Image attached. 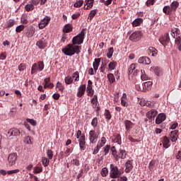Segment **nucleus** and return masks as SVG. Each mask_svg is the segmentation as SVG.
I'll return each mask as SVG.
<instances>
[{
	"instance_id": "f257e3e1",
	"label": "nucleus",
	"mask_w": 181,
	"mask_h": 181,
	"mask_svg": "<svg viewBox=\"0 0 181 181\" xmlns=\"http://www.w3.org/2000/svg\"><path fill=\"white\" fill-rule=\"evenodd\" d=\"M86 28H83L81 31V33L78 34L76 36H74L72 39L73 45H83L84 42V37L86 36Z\"/></svg>"
},
{
	"instance_id": "f03ea898",
	"label": "nucleus",
	"mask_w": 181,
	"mask_h": 181,
	"mask_svg": "<svg viewBox=\"0 0 181 181\" xmlns=\"http://www.w3.org/2000/svg\"><path fill=\"white\" fill-rule=\"evenodd\" d=\"M122 175V172L118 170V167L114 164H110V176L112 179H117Z\"/></svg>"
},
{
	"instance_id": "7ed1b4c3",
	"label": "nucleus",
	"mask_w": 181,
	"mask_h": 181,
	"mask_svg": "<svg viewBox=\"0 0 181 181\" xmlns=\"http://www.w3.org/2000/svg\"><path fill=\"white\" fill-rule=\"evenodd\" d=\"M43 69H45V64L43 62L40 61L37 64L35 63L31 68V74H36L37 71H42Z\"/></svg>"
},
{
	"instance_id": "20e7f679",
	"label": "nucleus",
	"mask_w": 181,
	"mask_h": 181,
	"mask_svg": "<svg viewBox=\"0 0 181 181\" xmlns=\"http://www.w3.org/2000/svg\"><path fill=\"white\" fill-rule=\"evenodd\" d=\"M74 45L72 44H69L65 49H62V52L66 56H74Z\"/></svg>"
},
{
	"instance_id": "39448f33",
	"label": "nucleus",
	"mask_w": 181,
	"mask_h": 181,
	"mask_svg": "<svg viewBox=\"0 0 181 181\" xmlns=\"http://www.w3.org/2000/svg\"><path fill=\"white\" fill-rule=\"evenodd\" d=\"M141 37H142V32L135 31L130 35L129 40H132V42H139Z\"/></svg>"
},
{
	"instance_id": "423d86ee",
	"label": "nucleus",
	"mask_w": 181,
	"mask_h": 181,
	"mask_svg": "<svg viewBox=\"0 0 181 181\" xmlns=\"http://www.w3.org/2000/svg\"><path fill=\"white\" fill-rule=\"evenodd\" d=\"M86 94L88 97H93L94 95V89H93V81L91 80L88 81Z\"/></svg>"
},
{
	"instance_id": "0eeeda50",
	"label": "nucleus",
	"mask_w": 181,
	"mask_h": 181,
	"mask_svg": "<svg viewBox=\"0 0 181 181\" xmlns=\"http://www.w3.org/2000/svg\"><path fill=\"white\" fill-rule=\"evenodd\" d=\"M89 140L90 144H95L98 140V134L94 130H91L89 132Z\"/></svg>"
},
{
	"instance_id": "6e6552de",
	"label": "nucleus",
	"mask_w": 181,
	"mask_h": 181,
	"mask_svg": "<svg viewBox=\"0 0 181 181\" xmlns=\"http://www.w3.org/2000/svg\"><path fill=\"white\" fill-rule=\"evenodd\" d=\"M115 160H119V159H125L127 158V151L125 150L119 149V153L115 154Z\"/></svg>"
},
{
	"instance_id": "1a4fd4ad",
	"label": "nucleus",
	"mask_w": 181,
	"mask_h": 181,
	"mask_svg": "<svg viewBox=\"0 0 181 181\" xmlns=\"http://www.w3.org/2000/svg\"><path fill=\"white\" fill-rule=\"evenodd\" d=\"M16 159H18V155L15 153L8 155V161L10 166H13L16 163Z\"/></svg>"
},
{
	"instance_id": "9d476101",
	"label": "nucleus",
	"mask_w": 181,
	"mask_h": 181,
	"mask_svg": "<svg viewBox=\"0 0 181 181\" xmlns=\"http://www.w3.org/2000/svg\"><path fill=\"white\" fill-rule=\"evenodd\" d=\"M87 88V86L86 84L81 85L78 88V92L76 93V97H79L80 98L86 94V90Z\"/></svg>"
},
{
	"instance_id": "9b49d317",
	"label": "nucleus",
	"mask_w": 181,
	"mask_h": 181,
	"mask_svg": "<svg viewBox=\"0 0 181 181\" xmlns=\"http://www.w3.org/2000/svg\"><path fill=\"white\" fill-rule=\"evenodd\" d=\"M8 135L9 137L11 136H21V131L16 128H11L10 129L8 132Z\"/></svg>"
},
{
	"instance_id": "f8f14e48",
	"label": "nucleus",
	"mask_w": 181,
	"mask_h": 181,
	"mask_svg": "<svg viewBox=\"0 0 181 181\" xmlns=\"http://www.w3.org/2000/svg\"><path fill=\"white\" fill-rule=\"evenodd\" d=\"M171 36L175 39L177 38V37H181V35H180V30L177 28H173L171 29Z\"/></svg>"
},
{
	"instance_id": "ddd939ff",
	"label": "nucleus",
	"mask_w": 181,
	"mask_h": 181,
	"mask_svg": "<svg viewBox=\"0 0 181 181\" xmlns=\"http://www.w3.org/2000/svg\"><path fill=\"white\" fill-rule=\"evenodd\" d=\"M169 40H170V38L169 37V33H166L163 37H161L159 39L160 43H161V45H163L164 47L168 45Z\"/></svg>"
},
{
	"instance_id": "4468645a",
	"label": "nucleus",
	"mask_w": 181,
	"mask_h": 181,
	"mask_svg": "<svg viewBox=\"0 0 181 181\" xmlns=\"http://www.w3.org/2000/svg\"><path fill=\"white\" fill-rule=\"evenodd\" d=\"M124 127H125V129L126 131H127V132H129V131H131V129H132V128H134V125H135L132 122H131V120H124L123 122Z\"/></svg>"
},
{
	"instance_id": "2eb2a0df",
	"label": "nucleus",
	"mask_w": 181,
	"mask_h": 181,
	"mask_svg": "<svg viewBox=\"0 0 181 181\" xmlns=\"http://www.w3.org/2000/svg\"><path fill=\"white\" fill-rule=\"evenodd\" d=\"M80 149L84 151L86 149V136L83 134L78 139Z\"/></svg>"
},
{
	"instance_id": "dca6fc26",
	"label": "nucleus",
	"mask_w": 181,
	"mask_h": 181,
	"mask_svg": "<svg viewBox=\"0 0 181 181\" xmlns=\"http://www.w3.org/2000/svg\"><path fill=\"white\" fill-rule=\"evenodd\" d=\"M146 117L148 119H153L158 115V111L155 109H152L146 113Z\"/></svg>"
},
{
	"instance_id": "f3484780",
	"label": "nucleus",
	"mask_w": 181,
	"mask_h": 181,
	"mask_svg": "<svg viewBox=\"0 0 181 181\" xmlns=\"http://www.w3.org/2000/svg\"><path fill=\"white\" fill-rule=\"evenodd\" d=\"M138 63L140 64H151V59L148 57H141L139 59Z\"/></svg>"
},
{
	"instance_id": "a211bd4d",
	"label": "nucleus",
	"mask_w": 181,
	"mask_h": 181,
	"mask_svg": "<svg viewBox=\"0 0 181 181\" xmlns=\"http://www.w3.org/2000/svg\"><path fill=\"white\" fill-rule=\"evenodd\" d=\"M165 119H166V115L164 113H160L156 118V124L159 125V124H162V122L165 121Z\"/></svg>"
},
{
	"instance_id": "6ab92c4d",
	"label": "nucleus",
	"mask_w": 181,
	"mask_h": 181,
	"mask_svg": "<svg viewBox=\"0 0 181 181\" xmlns=\"http://www.w3.org/2000/svg\"><path fill=\"white\" fill-rule=\"evenodd\" d=\"M170 136L173 142H176V141H177V138H179V131L177 130L172 131L170 132Z\"/></svg>"
},
{
	"instance_id": "aec40b11",
	"label": "nucleus",
	"mask_w": 181,
	"mask_h": 181,
	"mask_svg": "<svg viewBox=\"0 0 181 181\" xmlns=\"http://www.w3.org/2000/svg\"><path fill=\"white\" fill-rule=\"evenodd\" d=\"M112 142L115 144H117L118 145H121L122 144V141L121 140V134H115L113 135L112 139Z\"/></svg>"
},
{
	"instance_id": "412c9836",
	"label": "nucleus",
	"mask_w": 181,
	"mask_h": 181,
	"mask_svg": "<svg viewBox=\"0 0 181 181\" xmlns=\"http://www.w3.org/2000/svg\"><path fill=\"white\" fill-rule=\"evenodd\" d=\"M126 168L124 170V172L126 173H129L132 169H134V165H132V161L131 160H129L125 163Z\"/></svg>"
},
{
	"instance_id": "4be33fe9",
	"label": "nucleus",
	"mask_w": 181,
	"mask_h": 181,
	"mask_svg": "<svg viewBox=\"0 0 181 181\" xmlns=\"http://www.w3.org/2000/svg\"><path fill=\"white\" fill-rule=\"evenodd\" d=\"M36 46L37 47H39V49H46V47H47V43H46V42L40 40L36 42Z\"/></svg>"
},
{
	"instance_id": "5701e85b",
	"label": "nucleus",
	"mask_w": 181,
	"mask_h": 181,
	"mask_svg": "<svg viewBox=\"0 0 181 181\" xmlns=\"http://www.w3.org/2000/svg\"><path fill=\"white\" fill-rule=\"evenodd\" d=\"M73 30V25L71 24L68 23L66 24L62 30L64 33H70Z\"/></svg>"
},
{
	"instance_id": "b1692460",
	"label": "nucleus",
	"mask_w": 181,
	"mask_h": 181,
	"mask_svg": "<svg viewBox=\"0 0 181 181\" xmlns=\"http://www.w3.org/2000/svg\"><path fill=\"white\" fill-rule=\"evenodd\" d=\"M169 144H170V140L169 139V138H168V136H164L163 142V148L168 149V148H169V146H170V145Z\"/></svg>"
},
{
	"instance_id": "393cba45",
	"label": "nucleus",
	"mask_w": 181,
	"mask_h": 181,
	"mask_svg": "<svg viewBox=\"0 0 181 181\" xmlns=\"http://www.w3.org/2000/svg\"><path fill=\"white\" fill-rule=\"evenodd\" d=\"M100 63H101V58L95 59V62H93V64L95 71H97V70H98Z\"/></svg>"
},
{
	"instance_id": "a878e982",
	"label": "nucleus",
	"mask_w": 181,
	"mask_h": 181,
	"mask_svg": "<svg viewBox=\"0 0 181 181\" xmlns=\"http://www.w3.org/2000/svg\"><path fill=\"white\" fill-rule=\"evenodd\" d=\"M170 8H171V11H176L177 8H179V2L174 1L171 3Z\"/></svg>"
},
{
	"instance_id": "bb28decb",
	"label": "nucleus",
	"mask_w": 181,
	"mask_h": 181,
	"mask_svg": "<svg viewBox=\"0 0 181 181\" xmlns=\"http://www.w3.org/2000/svg\"><path fill=\"white\" fill-rule=\"evenodd\" d=\"M16 22L13 19L8 20L6 23V28H12V26H15Z\"/></svg>"
},
{
	"instance_id": "cd10ccee",
	"label": "nucleus",
	"mask_w": 181,
	"mask_h": 181,
	"mask_svg": "<svg viewBox=\"0 0 181 181\" xmlns=\"http://www.w3.org/2000/svg\"><path fill=\"white\" fill-rule=\"evenodd\" d=\"M143 22L142 18H136L132 23V25L134 27L139 26Z\"/></svg>"
},
{
	"instance_id": "c85d7f7f",
	"label": "nucleus",
	"mask_w": 181,
	"mask_h": 181,
	"mask_svg": "<svg viewBox=\"0 0 181 181\" xmlns=\"http://www.w3.org/2000/svg\"><path fill=\"white\" fill-rule=\"evenodd\" d=\"M173 10L169 6H165L163 8V12L165 13L166 15H170V12H172Z\"/></svg>"
},
{
	"instance_id": "c756f323",
	"label": "nucleus",
	"mask_w": 181,
	"mask_h": 181,
	"mask_svg": "<svg viewBox=\"0 0 181 181\" xmlns=\"http://www.w3.org/2000/svg\"><path fill=\"white\" fill-rule=\"evenodd\" d=\"M42 163L43 166L45 168H46L47 166H49V165L50 163V160L46 157H42Z\"/></svg>"
},
{
	"instance_id": "7c9ffc66",
	"label": "nucleus",
	"mask_w": 181,
	"mask_h": 181,
	"mask_svg": "<svg viewBox=\"0 0 181 181\" xmlns=\"http://www.w3.org/2000/svg\"><path fill=\"white\" fill-rule=\"evenodd\" d=\"M35 35V31L32 28H27L26 30V36L27 37H32Z\"/></svg>"
},
{
	"instance_id": "2f4dec72",
	"label": "nucleus",
	"mask_w": 181,
	"mask_h": 181,
	"mask_svg": "<svg viewBox=\"0 0 181 181\" xmlns=\"http://www.w3.org/2000/svg\"><path fill=\"white\" fill-rule=\"evenodd\" d=\"M95 15H97V9L91 10L88 14V19H90V21H91V19H93V18H94Z\"/></svg>"
},
{
	"instance_id": "473e14b6",
	"label": "nucleus",
	"mask_w": 181,
	"mask_h": 181,
	"mask_svg": "<svg viewBox=\"0 0 181 181\" xmlns=\"http://www.w3.org/2000/svg\"><path fill=\"white\" fill-rule=\"evenodd\" d=\"M81 47L78 45H74V54H80Z\"/></svg>"
},
{
	"instance_id": "72a5a7b5",
	"label": "nucleus",
	"mask_w": 181,
	"mask_h": 181,
	"mask_svg": "<svg viewBox=\"0 0 181 181\" xmlns=\"http://www.w3.org/2000/svg\"><path fill=\"white\" fill-rule=\"evenodd\" d=\"M65 84L69 85L71 84L74 81L73 78L70 76H67L64 78Z\"/></svg>"
},
{
	"instance_id": "f704fd0d",
	"label": "nucleus",
	"mask_w": 181,
	"mask_h": 181,
	"mask_svg": "<svg viewBox=\"0 0 181 181\" xmlns=\"http://www.w3.org/2000/svg\"><path fill=\"white\" fill-rule=\"evenodd\" d=\"M152 81H147L145 82L144 84L143 85L144 87L145 88L144 90H151V88L152 87Z\"/></svg>"
},
{
	"instance_id": "c9c22d12",
	"label": "nucleus",
	"mask_w": 181,
	"mask_h": 181,
	"mask_svg": "<svg viewBox=\"0 0 181 181\" xmlns=\"http://www.w3.org/2000/svg\"><path fill=\"white\" fill-rule=\"evenodd\" d=\"M25 8L27 12H30V11H33L35 9V6L31 3L25 5Z\"/></svg>"
},
{
	"instance_id": "e433bc0d",
	"label": "nucleus",
	"mask_w": 181,
	"mask_h": 181,
	"mask_svg": "<svg viewBox=\"0 0 181 181\" xmlns=\"http://www.w3.org/2000/svg\"><path fill=\"white\" fill-rule=\"evenodd\" d=\"M175 43L177 45L178 50L181 52V37H177V38L175 40Z\"/></svg>"
},
{
	"instance_id": "4c0bfd02",
	"label": "nucleus",
	"mask_w": 181,
	"mask_h": 181,
	"mask_svg": "<svg viewBox=\"0 0 181 181\" xmlns=\"http://www.w3.org/2000/svg\"><path fill=\"white\" fill-rule=\"evenodd\" d=\"M49 22H50V17L47 16L46 18H44L42 19V21H41V23L45 26H47V25H49Z\"/></svg>"
},
{
	"instance_id": "58836bf2",
	"label": "nucleus",
	"mask_w": 181,
	"mask_h": 181,
	"mask_svg": "<svg viewBox=\"0 0 181 181\" xmlns=\"http://www.w3.org/2000/svg\"><path fill=\"white\" fill-rule=\"evenodd\" d=\"M72 78H75L74 81H78L80 80V74L78 71H76L72 74Z\"/></svg>"
},
{
	"instance_id": "ea45409f",
	"label": "nucleus",
	"mask_w": 181,
	"mask_h": 181,
	"mask_svg": "<svg viewBox=\"0 0 181 181\" xmlns=\"http://www.w3.org/2000/svg\"><path fill=\"white\" fill-rule=\"evenodd\" d=\"M103 148V144H100L96 146V147L93 149V154L97 155L98 153V151H100V148Z\"/></svg>"
},
{
	"instance_id": "a19ab883",
	"label": "nucleus",
	"mask_w": 181,
	"mask_h": 181,
	"mask_svg": "<svg viewBox=\"0 0 181 181\" xmlns=\"http://www.w3.org/2000/svg\"><path fill=\"white\" fill-rule=\"evenodd\" d=\"M112 54H114V47H110L107 52V57L108 59H111V57H112Z\"/></svg>"
},
{
	"instance_id": "79ce46f5",
	"label": "nucleus",
	"mask_w": 181,
	"mask_h": 181,
	"mask_svg": "<svg viewBox=\"0 0 181 181\" xmlns=\"http://www.w3.org/2000/svg\"><path fill=\"white\" fill-rule=\"evenodd\" d=\"M149 50L152 53L151 56H153V57H155V56H156V54H158V49H156L155 47H150Z\"/></svg>"
},
{
	"instance_id": "37998d69",
	"label": "nucleus",
	"mask_w": 181,
	"mask_h": 181,
	"mask_svg": "<svg viewBox=\"0 0 181 181\" xmlns=\"http://www.w3.org/2000/svg\"><path fill=\"white\" fill-rule=\"evenodd\" d=\"M83 4H84V1L79 0L74 4V6L75 8H81V6H83Z\"/></svg>"
},
{
	"instance_id": "c03bdc74",
	"label": "nucleus",
	"mask_w": 181,
	"mask_h": 181,
	"mask_svg": "<svg viewBox=\"0 0 181 181\" xmlns=\"http://www.w3.org/2000/svg\"><path fill=\"white\" fill-rule=\"evenodd\" d=\"M110 148H111L110 145H106L104 148H103V152H104V156H107V155H108V153L110 152Z\"/></svg>"
},
{
	"instance_id": "a18cd8bd",
	"label": "nucleus",
	"mask_w": 181,
	"mask_h": 181,
	"mask_svg": "<svg viewBox=\"0 0 181 181\" xmlns=\"http://www.w3.org/2000/svg\"><path fill=\"white\" fill-rule=\"evenodd\" d=\"M135 70V64H132L129 66V68L128 69V74L129 76L130 74H132V73L134 72V71Z\"/></svg>"
},
{
	"instance_id": "49530a36",
	"label": "nucleus",
	"mask_w": 181,
	"mask_h": 181,
	"mask_svg": "<svg viewBox=\"0 0 181 181\" xmlns=\"http://www.w3.org/2000/svg\"><path fill=\"white\" fill-rule=\"evenodd\" d=\"M101 176L105 177L108 175V169L107 168H103L100 172Z\"/></svg>"
},
{
	"instance_id": "de8ad7c7",
	"label": "nucleus",
	"mask_w": 181,
	"mask_h": 181,
	"mask_svg": "<svg viewBox=\"0 0 181 181\" xmlns=\"http://www.w3.org/2000/svg\"><path fill=\"white\" fill-rule=\"evenodd\" d=\"M85 4L89 8H92L93 6H94V0H86Z\"/></svg>"
},
{
	"instance_id": "09e8293b",
	"label": "nucleus",
	"mask_w": 181,
	"mask_h": 181,
	"mask_svg": "<svg viewBox=\"0 0 181 181\" xmlns=\"http://www.w3.org/2000/svg\"><path fill=\"white\" fill-rule=\"evenodd\" d=\"M23 29H25V25H18L16 28V32L17 33H21V32H22V30H23Z\"/></svg>"
},
{
	"instance_id": "8fccbe9b",
	"label": "nucleus",
	"mask_w": 181,
	"mask_h": 181,
	"mask_svg": "<svg viewBox=\"0 0 181 181\" xmlns=\"http://www.w3.org/2000/svg\"><path fill=\"white\" fill-rule=\"evenodd\" d=\"M115 67H117V62H112L109 64L110 70H115Z\"/></svg>"
},
{
	"instance_id": "3c124183",
	"label": "nucleus",
	"mask_w": 181,
	"mask_h": 181,
	"mask_svg": "<svg viewBox=\"0 0 181 181\" xmlns=\"http://www.w3.org/2000/svg\"><path fill=\"white\" fill-rule=\"evenodd\" d=\"M107 78H108L110 83H114L115 81V77L114 76V74H109L107 75Z\"/></svg>"
},
{
	"instance_id": "603ef678",
	"label": "nucleus",
	"mask_w": 181,
	"mask_h": 181,
	"mask_svg": "<svg viewBox=\"0 0 181 181\" xmlns=\"http://www.w3.org/2000/svg\"><path fill=\"white\" fill-rule=\"evenodd\" d=\"M98 124V119L97 117L93 118L91 122L92 127H93V128H95V127H97Z\"/></svg>"
},
{
	"instance_id": "864d4df0",
	"label": "nucleus",
	"mask_w": 181,
	"mask_h": 181,
	"mask_svg": "<svg viewBox=\"0 0 181 181\" xmlns=\"http://www.w3.org/2000/svg\"><path fill=\"white\" fill-rule=\"evenodd\" d=\"M20 170L19 169H16V170H11L7 171V175H15L16 173H19Z\"/></svg>"
},
{
	"instance_id": "5fc2aeb1",
	"label": "nucleus",
	"mask_w": 181,
	"mask_h": 181,
	"mask_svg": "<svg viewBox=\"0 0 181 181\" xmlns=\"http://www.w3.org/2000/svg\"><path fill=\"white\" fill-rule=\"evenodd\" d=\"M141 79L143 81H146V80H148V76L145 74V71H141Z\"/></svg>"
},
{
	"instance_id": "6e6d98bb",
	"label": "nucleus",
	"mask_w": 181,
	"mask_h": 181,
	"mask_svg": "<svg viewBox=\"0 0 181 181\" xmlns=\"http://www.w3.org/2000/svg\"><path fill=\"white\" fill-rule=\"evenodd\" d=\"M135 87H136V90H137V91H146L145 88H144V85H142V87H141V85L136 84Z\"/></svg>"
},
{
	"instance_id": "4d7b16f0",
	"label": "nucleus",
	"mask_w": 181,
	"mask_h": 181,
	"mask_svg": "<svg viewBox=\"0 0 181 181\" xmlns=\"http://www.w3.org/2000/svg\"><path fill=\"white\" fill-rule=\"evenodd\" d=\"M105 117L106 118V119H111V113L110 112L109 110H105Z\"/></svg>"
},
{
	"instance_id": "13d9d810",
	"label": "nucleus",
	"mask_w": 181,
	"mask_h": 181,
	"mask_svg": "<svg viewBox=\"0 0 181 181\" xmlns=\"http://www.w3.org/2000/svg\"><path fill=\"white\" fill-rule=\"evenodd\" d=\"M42 170H43L42 169V168L36 166V167L34 168L33 173H35V174L41 173V172H42Z\"/></svg>"
},
{
	"instance_id": "bf43d9fd",
	"label": "nucleus",
	"mask_w": 181,
	"mask_h": 181,
	"mask_svg": "<svg viewBox=\"0 0 181 181\" xmlns=\"http://www.w3.org/2000/svg\"><path fill=\"white\" fill-rule=\"evenodd\" d=\"M27 122H29L33 127H36V120L33 119H26Z\"/></svg>"
},
{
	"instance_id": "052dcab7",
	"label": "nucleus",
	"mask_w": 181,
	"mask_h": 181,
	"mask_svg": "<svg viewBox=\"0 0 181 181\" xmlns=\"http://www.w3.org/2000/svg\"><path fill=\"white\" fill-rule=\"evenodd\" d=\"M72 165H75V166H80V160L78 158H75L73 160H71Z\"/></svg>"
},
{
	"instance_id": "680f3d73",
	"label": "nucleus",
	"mask_w": 181,
	"mask_h": 181,
	"mask_svg": "<svg viewBox=\"0 0 181 181\" xmlns=\"http://www.w3.org/2000/svg\"><path fill=\"white\" fill-rule=\"evenodd\" d=\"M57 87L59 88V91L63 92L64 90V86L60 82H57Z\"/></svg>"
},
{
	"instance_id": "e2e57ef3",
	"label": "nucleus",
	"mask_w": 181,
	"mask_h": 181,
	"mask_svg": "<svg viewBox=\"0 0 181 181\" xmlns=\"http://www.w3.org/2000/svg\"><path fill=\"white\" fill-rule=\"evenodd\" d=\"M47 155L49 159H53V151L47 150Z\"/></svg>"
},
{
	"instance_id": "0e129e2a",
	"label": "nucleus",
	"mask_w": 181,
	"mask_h": 181,
	"mask_svg": "<svg viewBox=\"0 0 181 181\" xmlns=\"http://www.w3.org/2000/svg\"><path fill=\"white\" fill-rule=\"evenodd\" d=\"M154 73L156 76H160V68H159V66H156L154 69Z\"/></svg>"
},
{
	"instance_id": "69168bd1",
	"label": "nucleus",
	"mask_w": 181,
	"mask_h": 181,
	"mask_svg": "<svg viewBox=\"0 0 181 181\" xmlns=\"http://www.w3.org/2000/svg\"><path fill=\"white\" fill-rule=\"evenodd\" d=\"M26 69V65L23 63L21 64L18 66V70L19 71H23V70H25Z\"/></svg>"
},
{
	"instance_id": "338daca9",
	"label": "nucleus",
	"mask_w": 181,
	"mask_h": 181,
	"mask_svg": "<svg viewBox=\"0 0 181 181\" xmlns=\"http://www.w3.org/2000/svg\"><path fill=\"white\" fill-rule=\"evenodd\" d=\"M25 142L26 144H28V145H30V144H32V137L28 136L25 139Z\"/></svg>"
},
{
	"instance_id": "774afa93",
	"label": "nucleus",
	"mask_w": 181,
	"mask_h": 181,
	"mask_svg": "<svg viewBox=\"0 0 181 181\" xmlns=\"http://www.w3.org/2000/svg\"><path fill=\"white\" fill-rule=\"evenodd\" d=\"M6 59V52L0 54V60H5Z\"/></svg>"
}]
</instances>
